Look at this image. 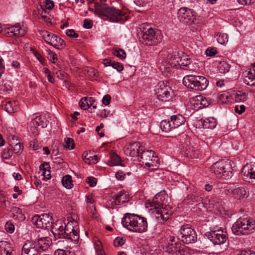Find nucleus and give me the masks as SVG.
<instances>
[{
	"mask_svg": "<svg viewBox=\"0 0 255 255\" xmlns=\"http://www.w3.org/2000/svg\"><path fill=\"white\" fill-rule=\"evenodd\" d=\"M76 222H68L66 225L61 222H57L52 228V233L54 237L59 239L70 240L74 243H77L79 239V234L73 226Z\"/></svg>",
	"mask_w": 255,
	"mask_h": 255,
	"instance_id": "nucleus-2",
	"label": "nucleus"
},
{
	"mask_svg": "<svg viewBox=\"0 0 255 255\" xmlns=\"http://www.w3.org/2000/svg\"><path fill=\"white\" fill-rule=\"evenodd\" d=\"M165 52L166 56L163 58L162 61V64L160 66L164 67L165 70H167L168 71L171 67H174L178 66L179 59L180 58V52L173 51V52Z\"/></svg>",
	"mask_w": 255,
	"mask_h": 255,
	"instance_id": "nucleus-13",
	"label": "nucleus"
},
{
	"mask_svg": "<svg viewBox=\"0 0 255 255\" xmlns=\"http://www.w3.org/2000/svg\"><path fill=\"white\" fill-rule=\"evenodd\" d=\"M170 122L173 128H176L183 125L185 122V118L181 115L172 116L170 118Z\"/></svg>",
	"mask_w": 255,
	"mask_h": 255,
	"instance_id": "nucleus-23",
	"label": "nucleus"
},
{
	"mask_svg": "<svg viewBox=\"0 0 255 255\" xmlns=\"http://www.w3.org/2000/svg\"><path fill=\"white\" fill-rule=\"evenodd\" d=\"M178 18L179 21L185 24L190 25L195 19V16L192 10L187 7L180 8L178 11Z\"/></svg>",
	"mask_w": 255,
	"mask_h": 255,
	"instance_id": "nucleus-14",
	"label": "nucleus"
},
{
	"mask_svg": "<svg viewBox=\"0 0 255 255\" xmlns=\"http://www.w3.org/2000/svg\"><path fill=\"white\" fill-rule=\"evenodd\" d=\"M182 82L188 88L199 91L205 90L209 84L208 80L205 77L193 75L185 76L183 78Z\"/></svg>",
	"mask_w": 255,
	"mask_h": 255,
	"instance_id": "nucleus-8",
	"label": "nucleus"
},
{
	"mask_svg": "<svg viewBox=\"0 0 255 255\" xmlns=\"http://www.w3.org/2000/svg\"><path fill=\"white\" fill-rule=\"evenodd\" d=\"M40 34L42 37L47 43L52 45L53 41L55 40L54 38L56 37V35L51 33L47 31L43 30L41 31Z\"/></svg>",
	"mask_w": 255,
	"mask_h": 255,
	"instance_id": "nucleus-29",
	"label": "nucleus"
},
{
	"mask_svg": "<svg viewBox=\"0 0 255 255\" xmlns=\"http://www.w3.org/2000/svg\"><path fill=\"white\" fill-rule=\"evenodd\" d=\"M66 34L67 36L72 38H77L78 37V34L76 33L74 30L72 29L67 30Z\"/></svg>",
	"mask_w": 255,
	"mask_h": 255,
	"instance_id": "nucleus-54",
	"label": "nucleus"
},
{
	"mask_svg": "<svg viewBox=\"0 0 255 255\" xmlns=\"http://www.w3.org/2000/svg\"><path fill=\"white\" fill-rule=\"evenodd\" d=\"M232 230L237 236L252 234L255 231V219L251 217H241L233 224Z\"/></svg>",
	"mask_w": 255,
	"mask_h": 255,
	"instance_id": "nucleus-5",
	"label": "nucleus"
},
{
	"mask_svg": "<svg viewBox=\"0 0 255 255\" xmlns=\"http://www.w3.org/2000/svg\"><path fill=\"white\" fill-rule=\"evenodd\" d=\"M171 125L170 121L163 120L160 122V126L163 131L168 132L173 129Z\"/></svg>",
	"mask_w": 255,
	"mask_h": 255,
	"instance_id": "nucleus-37",
	"label": "nucleus"
},
{
	"mask_svg": "<svg viewBox=\"0 0 255 255\" xmlns=\"http://www.w3.org/2000/svg\"><path fill=\"white\" fill-rule=\"evenodd\" d=\"M56 75L58 79L63 80L65 76V74L64 71L59 70L56 72Z\"/></svg>",
	"mask_w": 255,
	"mask_h": 255,
	"instance_id": "nucleus-59",
	"label": "nucleus"
},
{
	"mask_svg": "<svg viewBox=\"0 0 255 255\" xmlns=\"http://www.w3.org/2000/svg\"><path fill=\"white\" fill-rule=\"evenodd\" d=\"M54 5V4L53 1L51 0H46L44 1V3L43 5H41V7L44 6L45 8L51 10L53 8Z\"/></svg>",
	"mask_w": 255,
	"mask_h": 255,
	"instance_id": "nucleus-49",
	"label": "nucleus"
},
{
	"mask_svg": "<svg viewBox=\"0 0 255 255\" xmlns=\"http://www.w3.org/2000/svg\"><path fill=\"white\" fill-rule=\"evenodd\" d=\"M32 223L39 228H47L52 223V217L48 214L35 215L32 219Z\"/></svg>",
	"mask_w": 255,
	"mask_h": 255,
	"instance_id": "nucleus-15",
	"label": "nucleus"
},
{
	"mask_svg": "<svg viewBox=\"0 0 255 255\" xmlns=\"http://www.w3.org/2000/svg\"><path fill=\"white\" fill-rule=\"evenodd\" d=\"M207 237L214 244L219 245L225 244L228 239L226 233L222 230L212 231Z\"/></svg>",
	"mask_w": 255,
	"mask_h": 255,
	"instance_id": "nucleus-16",
	"label": "nucleus"
},
{
	"mask_svg": "<svg viewBox=\"0 0 255 255\" xmlns=\"http://www.w3.org/2000/svg\"><path fill=\"white\" fill-rule=\"evenodd\" d=\"M155 94L159 104L170 102L173 97V92L171 87L163 81L158 83L155 90Z\"/></svg>",
	"mask_w": 255,
	"mask_h": 255,
	"instance_id": "nucleus-10",
	"label": "nucleus"
},
{
	"mask_svg": "<svg viewBox=\"0 0 255 255\" xmlns=\"http://www.w3.org/2000/svg\"><path fill=\"white\" fill-rule=\"evenodd\" d=\"M202 201L201 197L197 193H194L189 194L184 200V204L192 205L195 203H198Z\"/></svg>",
	"mask_w": 255,
	"mask_h": 255,
	"instance_id": "nucleus-24",
	"label": "nucleus"
},
{
	"mask_svg": "<svg viewBox=\"0 0 255 255\" xmlns=\"http://www.w3.org/2000/svg\"><path fill=\"white\" fill-rule=\"evenodd\" d=\"M200 97V107H201V109L206 107H207L209 105V103L205 97L201 95H199Z\"/></svg>",
	"mask_w": 255,
	"mask_h": 255,
	"instance_id": "nucleus-50",
	"label": "nucleus"
},
{
	"mask_svg": "<svg viewBox=\"0 0 255 255\" xmlns=\"http://www.w3.org/2000/svg\"><path fill=\"white\" fill-rule=\"evenodd\" d=\"M113 53L115 56L120 58L121 59H124L126 57V52L121 49L114 50Z\"/></svg>",
	"mask_w": 255,
	"mask_h": 255,
	"instance_id": "nucleus-40",
	"label": "nucleus"
},
{
	"mask_svg": "<svg viewBox=\"0 0 255 255\" xmlns=\"http://www.w3.org/2000/svg\"><path fill=\"white\" fill-rule=\"evenodd\" d=\"M93 26V22L91 20L85 19L83 23V27L86 29H90Z\"/></svg>",
	"mask_w": 255,
	"mask_h": 255,
	"instance_id": "nucleus-55",
	"label": "nucleus"
},
{
	"mask_svg": "<svg viewBox=\"0 0 255 255\" xmlns=\"http://www.w3.org/2000/svg\"><path fill=\"white\" fill-rule=\"evenodd\" d=\"M129 155L132 157H140L142 159L141 161L143 164L149 168L153 167V160L156 159V156H154V152L151 150L145 151L143 147L139 142H134L130 145Z\"/></svg>",
	"mask_w": 255,
	"mask_h": 255,
	"instance_id": "nucleus-4",
	"label": "nucleus"
},
{
	"mask_svg": "<svg viewBox=\"0 0 255 255\" xmlns=\"http://www.w3.org/2000/svg\"><path fill=\"white\" fill-rule=\"evenodd\" d=\"M111 99V98L110 96L109 95H106L104 96L103 100H102V102L104 105H105L106 106L108 105L110 103Z\"/></svg>",
	"mask_w": 255,
	"mask_h": 255,
	"instance_id": "nucleus-58",
	"label": "nucleus"
},
{
	"mask_svg": "<svg viewBox=\"0 0 255 255\" xmlns=\"http://www.w3.org/2000/svg\"><path fill=\"white\" fill-rule=\"evenodd\" d=\"M0 255H12L10 244L6 241H0Z\"/></svg>",
	"mask_w": 255,
	"mask_h": 255,
	"instance_id": "nucleus-27",
	"label": "nucleus"
},
{
	"mask_svg": "<svg viewBox=\"0 0 255 255\" xmlns=\"http://www.w3.org/2000/svg\"><path fill=\"white\" fill-rule=\"evenodd\" d=\"M116 177L118 180H124L125 177V174L122 171H118L116 174Z\"/></svg>",
	"mask_w": 255,
	"mask_h": 255,
	"instance_id": "nucleus-61",
	"label": "nucleus"
},
{
	"mask_svg": "<svg viewBox=\"0 0 255 255\" xmlns=\"http://www.w3.org/2000/svg\"><path fill=\"white\" fill-rule=\"evenodd\" d=\"M62 184L67 189H70L72 186L71 176L69 175H66L63 176L62 179Z\"/></svg>",
	"mask_w": 255,
	"mask_h": 255,
	"instance_id": "nucleus-39",
	"label": "nucleus"
},
{
	"mask_svg": "<svg viewBox=\"0 0 255 255\" xmlns=\"http://www.w3.org/2000/svg\"><path fill=\"white\" fill-rule=\"evenodd\" d=\"M248 93L243 91H238L231 94L232 98L236 102H244L247 100Z\"/></svg>",
	"mask_w": 255,
	"mask_h": 255,
	"instance_id": "nucleus-25",
	"label": "nucleus"
},
{
	"mask_svg": "<svg viewBox=\"0 0 255 255\" xmlns=\"http://www.w3.org/2000/svg\"><path fill=\"white\" fill-rule=\"evenodd\" d=\"M108 164L111 166L116 165L124 166V165L121 163V157L115 153L111 154L110 160L108 162Z\"/></svg>",
	"mask_w": 255,
	"mask_h": 255,
	"instance_id": "nucleus-32",
	"label": "nucleus"
},
{
	"mask_svg": "<svg viewBox=\"0 0 255 255\" xmlns=\"http://www.w3.org/2000/svg\"><path fill=\"white\" fill-rule=\"evenodd\" d=\"M234 197L237 199L242 200L248 196L249 191L244 187H238L231 190Z\"/></svg>",
	"mask_w": 255,
	"mask_h": 255,
	"instance_id": "nucleus-22",
	"label": "nucleus"
},
{
	"mask_svg": "<svg viewBox=\"0 0 255 255\" xmlns=\"http://www.w3.org/2000/svg\"><path fill=\"white\" fill-rule=\"evenodd\" d=\"M43 171L42 173V175L43 176V180H46L51 178L50 176V171L49 170H46L45 169H43Z\"/></svg>",
	"mask_w": 255,
	"mask_h": 255,
	"instance_id": "nucleus-56",
	"label": "nucleus"
},
{
	"mask_svg": "<svg viewBox=\"0 0 255 255\" xmlns=\"http://www.w3.org/2000/svg\"><path fill=\"white\" fill-rule=\"evenodd\" d=\"M253 68L243 72L244 83L247 85H255V63L252 64Z\"/></svg>",
	"mask_w": 255,
	"mask_h": 255,
	"instance_id": "nucleus-18",
	"label": "nucleus"
},
{
	"mask_svg": "<svg viewBox=\"0 0 255 255\" xmlns=\"http://www.w3.org/2000/svg\"><path fill=\"white\" fill-rule=\"evenodd\" d=\"M95 8L97 12L101 16L107 17L111 22H122L125 20L126 16L121 11L107 6L106 4L96 3Z\"/></svg>",
	"mask_w": 255,
	"mask_h": 255,
	"instance_id": "nucleus-6",
	"label": "nucleus"
},
{
	"mask_svg": "<svg viewBox=\"0 0 255 255\" xmlns=\"http://www.w3.org/2000/svg\"><path fill=\"white\" fill-rule=\"evenodd\" d=\"M54 39L55 40L52 41L53 43L52 46L58 49H62L65 47V42L60 37H59L56 35V37Z\"/></svg>",
	"mask_w": 255,
	"mask_h": 255,
	"instance_id": "nucleus-35",
	"label": "nucleus"
},
{
	"mask_svg": "<svg viewBox=\"0 0 255 255\" xmlns=\"http://www.w3.org/2000/svg\"><path fill=\"white\" fill-rule=\"evenodd\" d=\"M217 126L215 119L213 118L206 119L203 123V127L206 129H213Z\"/></svg>",
	"mask_w": 255,
	"mask_h": 255,
	"instance_id": "nucleus-31",
	"label": "nucleus"
},
{
	"mask_svg": "<svg viewBox=\"0 0 255 255\" xmlns=\"http://www.w3.org/2000/svg\"><path fill=\"white\" fill-rule=\"evenodd\" d=\"M14 226L12 223L9 222L6 223L5 225V229L7 232L9 233H12L14 231Z\"/></svg>",
	"mask_w": 255,
	"mask_h": 255,
	"instance_id": "nucleus-48",
	"label": "nucleus"
},
{
	"mask_svg": "<svg viewBox=\"0 0 255 255\" xmlns=\"http://www.w3.org/2000/svg\"><path fill=\"white\" fill-rule=\"evenodd\" d=\"M109 114V112L107 111L106 109H104L102 110L99 114H98V115L102 118H106L108 117Z\"/></svg>",
	"mask_w": 255,
	"mask_h": 255,
	"instance_id": "nucleus-60",
	"label": "nucleus"
},
{
	"mask_svg": "<svg viewBox=\"0 0 255 255\" xmlns=\"http://www.w3.org/2000/svg\"><path fill=\"white\" fill-rule=\"evenodd\" d=\"M54 255H75L74 253L63 250H57L54 253Z\"/></svg>",
	"mask_w": 255,
	"mask_h": 255,
	"instance_id": "nucleus-47",
	"label": "nucleus"
},
{
	"mask_svg": "<svg viewBox=\"0 0 255 255\" xmlns=\"http://www.w3.org/2000/svg\"><path fill=\"white\" fill-rule=\"evenodd\" d=\"M51 244L48 237H42L34 242L28 241L22 247L21 255H40L41 252L48 249Z\"/></svg>",
	"mask_w": 255,
	"mask_h": 255,
	"instance_id": "nucleus-3",
	"label": "nucleus"
},
{
	"mask_svg": "<svg viewBox=\"0 0 255 255\" xmlns=\"http://www.w3.org/2000/svg\"><path fill=\"white\" fill-rule=\"evenodd\" d=\"M246 110V107L244 105H241L240 106H236L235 107V111L239 114H242Z\"/></svg>",
	"mask_w": 255,
	"mask_h": 255,
	"instance_id": "nucleus-53",
	"label": "nucleus"
},
{
	"mask_svg": "<svg viewBox=\"0 0 255 255\" xmlns=\"http://www.w3.org/2000/svg\"><path fill=\"white\" fill-rule=\"evenodd\" d=\"M218 69L221 73L225 74L229 71L230 65L226 61H222L219 62Z\"/></svg>",
	"mask_w": 255,
	"mask_h": 255,
	"instance_id": "nucleus-34",
	"label": "nucleus"
},
{
	"mask_svg": "<svg viewBox=\"0 0 255 255\" xmlns=\"http://www.w3.org/2000/svg\"><path fill=\"white\" fill-rule=\"evenodd\" d=\"M200 97L199 96H197L195 98L192 99L191 101V103L193 105L194 109L196 110H198L199 109H201V107H200Z\"/></svg>",
	"mask_w": 255,
	"mask_h": 255,
	"instance_id": "nucleus-43",
	"label": "nucleus"
},
{
	"mask_svg": "<svg viewBox=\"0 0 255 255\" xmlns=\"http://www.w3.org/2000/svg\"><path fill=\"white\" fill-rule=\"evenodd\" d=\"M12 217L14 220L19 221H23L25 219V217L22 213L21 210L18 207H13L10 210Z\"/></svg>",
	"mask_w": 255,
	"mask_h": 255,
	"instance_id": "nucleus-28",
	"label": "nucleus"
},
{
	"mask_svg": "<svg viewBox=\"0 0 255 255\" xmlns=\"http://www.w3.org/2000/svg\"><path fill=\"white\" fill-rule=\"evenodd\" d=\"M122 223L124 227L131 232L142 233L147 230L146 219L135 214H125Z\"/></svg>",
	"mask_w": 255,
	"mask_h": 255,
	"instance_id": "nucleus-1",
	"label": "nucleus"
},
{
	"mask_svg": "<svg viewBox=\"0 0 255 255\" xmlns=\"http://www.w3.org/2000/svg\"><path fill=\"white\" fill-rule=\"evenodd\" d=\"M86 181L91 187H94L97 183V179L93 177H89L87 178Z\"/></svg>",
	"mask_w": 255,
	"mask_h": 255,
	"instance_id": "nucleus-51",
	"label": "nucleus"
},
{
	"mask_svg": "<svg viewBox=\"0 0 255 255\" xmlns=\"http://www.w3.org/2000/svg\"><path fill=\"white\" fill-rule=\"evenodd\" d=\"M238 2L242 5H249L251 4L253 0H237Z\"/></svg>",
	"mask_w": 255,
	"mask_h": 255,
	"instance_id": "nucleus-62",
	"label": "nucleus"
},
{
	"mask_svg": "<svg viewBox=\"0 0 255 255\" xmlns=\"http://www.w3.org/2000/svg\"><path fill=\"white\" fill-rule=\"evenodd\" d=\"M210 171L218 178L228 179L233 175L232 165L229 160H221L214 163Z\"/></svg>",
	"mask_w": 255,
	"mask_h": 255,
	"instance_id": "nucleus-7",
	"label": "nucleus"
},
{
	"mask_svg": "<svg viewBox=\"0 0 255 255\" xmlns=\"http://www.w3.org/2000/svg\"><path fill=\"white\" fill-rule=\"evenodd\" d=\"M238 255H255V253H252L250 251H242Z\"/></svg>",
	"mask_w": 255,
	"mask_h": 255,
	"instance_id": "nucleus-64",
	"label": "nucleus"
},
{
	"mask_svg": "<svg viewBox=\"0 0 255 255\" xmlns=\"http://www.w3.org/2000/svg\"><path fill=\"white\" fill-rule=\"evenodd\" d=\"M125 241L126 240L123 238L118 237L114 240V246L115 247H121L125 244Z\"/></svg>",
	"mask_w": 255,
	"mask_h": 255,
	"instance_id": "nucleus-45",
	"label": "nucleus"
},
{
	"mask_svg": "<svg viewBox=\"0 0 255 255\" xmlns=\"http://www.w3.org/2000/svg\"><path fill=\"white\" fill-rule=\"evenodd\" d=\"M242 174L245 181L250 182L255 179V165L247 164L242 168Z\"/></svg>",
	"mask_w": 255,
	"mask_h": 255,
	"instance_id": "nucleus-17",
	"label": "nucleus"
},
{
	"mask_svg": "<svg viewBox=\"0 0 255 255\" xmlns=\"http://www.w3.org/2000/svg\"><path fill=\"white\" fill-rule=\"evenodd\" d=\"M129 195L124 190H122L112 197V204L120 205L128 201Z\"/></svg>",
	"mask_w": 255,
	"mask_h": 255,
	"instance_id": "nucleus-20",
	"label": "nucleus"
},
{
	"mask_svg": "<svg viewBox=\"0 0 255 255\" xmlns=\"http://www.w3.org/2000/svg\"><path fill=\"white\" fill-rule=\"evenodd\" d=\"M217 53L216 50L214 48H208L206 51V54L207 56H213Z\"/></svg>",
	"mask_w": 255,
	"mask_h": 255,
	"instance_id": "nucleus-57",
	"label": "nucleus"
},
{
	"mask_svg": "<svg viewBox=\"0 0 255 255\" xmlns=\"http://www.w3.org/2000/svg\"><path fill=\"white\" fill-rule=\"evenodd\" d=\"M142 36L139 38V41L144 45L151 46L160 42L163 35L160 30L151 27L143 28Z\"/></svg>",
	"mask_w": 255,
	"mask_h": 255,
	"instance_id": "nucleus-9",
	"label": "nucleus"
},
{
	"mask_svg": "<svg viewBox=\"0 0 255 255\" xmlns=\"http://www.w3.org/2000/svg\"><path fill=\"white\" fill-rule=\"evenodd\" d=\"M178 239L184 244H193L197 241V234L191 226L183 225L177 232Z\"/></svg>",
	"mask_w": 255,
	"mask_h": 255,
	"instance_id": "nucleus-11",
	"label": "nucleus"
},
{
	"mask_svg": "<svg viewBox=\"0 0 255 255\" xmlns=\"http://www.w3.org/2000/svg\"><path fill=\"white\" fill-rule=\"evenodd\" d=\"M112 66L119 72L123 71L124 69V67L122 64L119 62H115L114 61L113 62Z\"/></svg>",
	"mask_w": 255,
	"mask_h": 255,
	"instance_id": "nucleus-52",
	"label": "nucleus"
},
{
	"mask_svg": "<svg viewBox=\"0 0 255 255\" xmlns=\"http://www.w3.org/2000/svg\"><path fill=\"white\" fill-rule=\"evenodd\" d=\"M166 251L171 255H185V252L180 245L169 244L166 247Z\"/></svg>",
	"mask_w": 255,
	"mask_h": 255,
	"instance_id": "nucleus-21",
	"label": "nucleus"
},
{
	"mask_svg": "<svg viewBox=\"0 0 255 255\" xmlns=\"http://www.w3.org/2000/svg\"><path fill=\"white\" fill-rule=\"evenodd\" d=\"M155 198L153 200L152 205L151 206H154L155 208V211L156 214V218L159 220L163 221H167L171 217L172 212L169 209L168 206H166L163 204L160 203L155 200L157 199L156 196Z\"/></svg>",
	"mask_w": 255,
	"mask_h": 255,
	"instance_id": "nucleus-12",
	"label": "nucleus"
},
{
	"mask_svg": "<svg viewBox=\"0 0 255 255\" xmlns=\"http://www.w3.org/2000/svg\"><path fill=\"white\" fill-rule=\"evenodd\" d=\"M65 144L64 147L69 149H72L74 148V143L73 139L70 137H66L64 138Z\"/></svg>",
	"mask_w": 255,
	"mask_h": 255,
	"instance_id": "nucleus-41",
	"label": "nucleus"
},
{
	"mask_svg": "<svg viewBox=\"0 0 255 255\" xmlns=\"http://www.w3.org/2000/svg\"><path fill=\"white\" fill-rule=\"evenodd\" d=\"M184 152L187 156L191 158L198 157V150L193 146H189L186 148Z\"/></svg>",
	"mask_w": 255,
	"mask_h": 255,
	"instance_id": "nucleus-33",
	"label": "nucleus"
},
{
	"mask_svg": "<svg viewBox=\"0 0 255 255\" xmlns=\"http://www.w3.org/2000/svg\"><path fill=\"white\" fill-rule=\"evenodd\" d=\"M178 62V66L184 68V67H186L191 64V60L188 55L183 52H180V58Z\"/></svg>",
	"mask_w": 255,
	"mask_h": 255,
	"instance_id": "nucleus-26",
	"label": "nucleus"
},
{
	"mask_svg": "<svg viewBox=\"0 0 255 255\" xmlns=\"http://www.w3.org/2000/svg\"><path fill=\"white\" fill-rule=\"evenodd\" d=\"M12 148V152L15 154H19L22 152V145L19 142L16 143Z\"/></svg>",
	"mask_w": 255,
	"mask_h": 255,
	"instance_id": "nucleus-46",
	"label": "nucleus"
},
{
	"mask_svg": "<svg viewBox=\"0 0 255 255\" xmlns=\"http://www.w3.org/2000/svg\"><path fill=\"white\" fill-rule=\"evenodd\" d=\"M12 153L13 152L11 149L7 147L3 150L1 156L3 158L7 159L10 158L12 155Z\"/></svg>",
	"mask_w": 255,
	"mask_h": 255,
	"instance_id": "nucleus-44",
	"label": "nucleus"
},
{
	"mask_svg": "<svg viewBox=\"0 0 255 255\" xmlns=\"http://www.w3.org/2000/svg\"><path fill=\"white\" fill-rule=\"evenodd\" d=\"M17 104L15 101H9L5 105V110L8 113H13L17 109Z\"/></svg>",
	"mask_w": 255,
	"mask_h": 255,
	"instance_id": "nucleus-36",
	"label": "nucleus"
},
{
	"mask_svg": "<svg viewBox=\"0 0 255 255\" xmlns=\"http://www.w3.org/2000/svg\"><path fill=\"white\" fill-rule=\"evenodd\" d=\"M4 34L7 37L22 36L25 34V30L20 27L19 24H17L14 26L5 28L3 31Z\"/></svg>",
	"mask_w": 255,
	"mask_h": 255,
	"instance_id": "nucleus-19",
	"label": "nucleus"
},
{
	"mask_svg": "<svg viewBox=\"0 0 255 255\" xmlns=\"http://www.w3.org/2000/svg\"><path fill=\"white\" fill-rule=\"evenodd\" d=\"M79 106L82 109L84 110L89 108L90 106L88 104V98L87 97L82 98L79 102Z\"/></svg>",
	"mask_w": 255,
	"mask_h": 255,
	"instance_id": "nucleus-42",
	"label": "nucleus"
},
{
	"mask_svg": "<svg viewBox=\"0 0 255 255\" xmlns=\"http://www.w3.org/2000/svg\"><path fill=\"white\" fill-rule=\"evenodd\" d=\"M216 39L221 45L226 44L228 41V36L226 33H218L216 36Z\"/></svg>",
	"mask_w": 255,
	"mask_h": 255,
	"instance_id": "nucleus-38",
	"label": "nucleus"
},
{
	"mask_svg": "<svg viewBox=\"0 0 255 255\" xmlns=\"http://www.w3.org/2000/svg\"><path fill=\"white\" fill-rule=\"evenodd\" d=\"M31 123L34 126L37 125L43 128L47 127L48 121L44 117L40 116L36 117L32 120Z\"/></svg>",
	"mask_w": 255,
	"mask_h": 255,
	"instance_id": "nucleus-30",
	"label": "nucleus"
},
{
	"mask_svg": "<svg viewBox=\"0 0 255 255\" xmlns=\"http://www.w3.org/2000/svg\"><path fill=\"white\" fill-rule=\"evenodd\" d=\"M88 73L90 76L96 77L97 76V71L93 68H90L88 70Z\"/></svg>",
	"mask_w": 255,
	"mask_h": 255,
	"instance_id": "nucleus-63",
	"label": "nucleus"
}]
</instances>
